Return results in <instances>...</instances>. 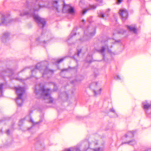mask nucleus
Instances as JSON below:
<instances>
[{"instance_id": "nucleus-25", "label": "nucleus", "mask_w": 151, "mask_h": 151, "mask_svg": "<svg viewBox=\"0 0 151 151\" xmlns=\"http://www.w3.org/2000/svg\"><path fill=\"white\" fill-rule=\"evenodd\" d=\"M110 111L112 112H113L114 113H116V112L115 111V110L113 108H111V109H110Z\"/></svg>"}, {"instance_id": "nucleus-16", "label": "nucleus", "mask_w": 151, "mask_h": 151, "mask_svg": "<svg viewBox=\"0 0 151 151\" xmlns=\"http://www.w3.org/2000/svg\"><path fill=\"white\" fill-rule=\"evenodd\" d=\"M74 12V8L71 6V7H70V8H69V10L67 12V13H68L69 14H73Z\"/></svg>"}, {"instance_id": "nucleus-31", "label": "nucleus", "mask_w": 151, "mask_h": 151, "mask_svg": "<svg viewBox=\"0 0 151 151\" xmlns=\"http://www.w3.org/2000/svg\"><path fill=\"white\" fill-rule=\"evenodd\" d=\"M67 69H64L62 70V71H63L64 70H66Z\"/></svg>"}, {"instance_id": "nucleus-22", "label": "nucleus", "mask_w": 151, "mask_h": 151, "mask_svg": "<svg viewBox=\"0 0 151 151\" xmlns=\"http://www.w3.org/2000/svg\"><path fill=\"white\" fill-rule=\"evenodd\" d=\"M81 50L80 49L79 50H78V53H77V55L78 56H79L80 53L81 52Z\"/></svg>"}, {"instance_id": "nucleus-24", "label": "nucleus", "mask_w": 151, "mask_h": 151, "mask_svg": "<svg viewBox=\"0 0 151 151\" xmlns=\"http://www.w3.org/2000/svg\"><path fill=\"white\" fill-rule=\"evenodd\" d=\"M120 42V40H115L114 43H119Z\"/></svg>"}, {"instance_id": "nucleus-2", "label": "nucleus", "mask_w": 151, "mask_h": 151, "mask_svg": "<svg viewBox=\"0 0 151 151\" xmlns=\"http://www.w3.org/2000/svg\"><path fill=\"white\" fill-rule=\"evenodd\" d=\"M39 88L38 89L36 86L35 87V92L37 97L39 98L40 97H42L44 99H48V102L49 103H52L53 99L50 96L51 91L50 89H45L44 87L41 86L40 85Z\"/></svg>"}, {"instance_id": "nucleus-23", "label": "nucleus", "mask_w": 151, "mask_h": 151, "mask_svg": "<svg viewBox=\"0 0 151 151\" xmlns=\"http://www.w3.org/2000/svg\"><path fill=\"white\" fill-rule=\"evenodd\" d=\"M122 0H117V4H120L122 1Z\"/></svg>"}, {"instance_id": "nucleus-27", "label": "nucleus", "mask_w": 151, "mask_h": 151, "mask_svg": "<svg viewBox=\"0 0 151 151\" xmlns=\"http://www.w3.org/2000/svg\"><path fill=\"white\" fill-rule=\"evenodd\" d=\"M9 132L10 130H7L6 133L8 135H9Z\"/></svg>"}, {"instance_id": "nucleus-11", "label": "nucleus", "mask_w": 151, "mask_h": 151, "mask_svg": "<svg viewBox=\"0 0 151 151\" xmlns=\"http://www.w3.org/2000/svg\"><path fill=\"white\" fill-rule=\"evenodd\" d=\"M88 30H86L84 32V33L85 35L87 36L90 37L94 36L96 33L95 29L93 28L92 31L89 30V32L88 33Z\"/></svg>"}, {"instance_id": "nucleus-1", "label": "nucleus", "mask_w": 151, "mask_h": 151, "mask_svg": "<svg viewBox=\"0 0 151 151\" xmlns=\"http://www.w3.org/2000/svg\"><path fill=\"white\" fill-rule=\"evenodd\" d=\"M98 144L96 141H93L91 143L86 140L83 142L80 147H77L75 148H70L69 149H65L63 151H86L90 148L94 151H103V148L99 147L94 148V147Z\"/></svg>"}, {"instance_id": "nucleus-17", "label": "nucleus", "mask_w": 151, "mask_h": 151, "mask_svg": "<svg viewBox=\"0 0 151 151\" xmlns=\"http://www.w3.org/2000/svg\"><path fill=\"white\" fill-rule=\"evenodd\" d=\"M134 134L133 132H129L126 135V137H127L128 136L130 137H133L134 136Z\"/></svg>"}, {"instance_id": "nucleus-8", "label": "nucleus", "mask_w": 151, "mask_h": 151, "mask_svg": "<svg viewBox=\"0 0 151 151\" xmlns=\"http://www.w3.org/2000/svg\"><path fill=\"white\" fill-rule=\"evenodd\" d=\"M9 22L7 18L4 14L0 13V26L3 24L7 25Z\"/></svg>"}, {"instance_id": "nucleus-20", "label": "nucleus", "mask_w": 151, "mask_h": 151, "mask_svg": "<svg viewBox=\"0 0 151 151\" xmlns=\"http://www.w3.org/2000/svg\"><path fill=\"white\" fill-rule=\"evenodd\" d=\"M64 58H62L59 60H56L55 63L53 62V63H60L61 62H62V61H63L64 60Z\"/></svg>"}, {"instance_id": "nucleus-32", "label": "nucleus", "mask_w": 151, "mask_h": 151, "mask_svg": "<svg viewBox=\"0 0 151 151\" xmlns=\"http://www.w3.org/2000/svg\"><path fill=\"white\" fill-rule=\"evenodd\" d=\"M82 22H84V23H85V21L84 20H82Z\"/></svg>"}, {"instance_id": "nucleus-19", "label": "nucleus", "mask_w": 151, "mask_h": 151, "mask_svg": "<svg viewBox=\"0 0 151 151\" xmlns=\"http://www.w3.org/2000/svg\"><path fill=\"white\" fill-rule=\"evenodd\" d=\"M127 143H128L131 145H133L136 143V142L134 140H132V141H129L128 142H127Z\"/></svg>"}, {"instance_id": "nucleus-18", "label": "nucleus", "mask_w": 151, "mask_h": 151, "mask_svg": "<svg viewBox=\"0 0 151 151\" xmlns=\"http://www.w3.org/2000/svg\"><path fill=\"white\" fill-rule=\"evenodd\" d=\"M3 84L2 83L0 84V96L2 95V89Z\"/></svg>"}, {"instance_id": "nucleus-15", "label": "nucleus", "mask_w": 151, "mask_h": 151, "mask_svg": "<svg viewBox=\"0 0 151 151\" xmlns=\"http://www.w3.org/2000/svg\"><path fill=\"white\" fill-rule=\"evenodd\" d=\"M4 71L6 73V75L9 76L12 75L13 74V71L10 69H7L6 70Z\"/></svg>"}, {"instance_id": "nucleus-26", "label": "nucleus", "mask_w": 151, "mask_h": 151, "mask_svg": "<svg viewBox=\"0 0 151 151\" xmlns=\"http://www.w3.org/2000/svg\"><path fill=\"white\" fill-rule=\"evenodd\" d=\"M30 121L33 124H35V123L33 121V119H32V118H30Z\"/></svg>"}, {"instance_id": "nucleus-36", "label": "nucleus", "mask_w": 151, "mask_h": 151, "mask_svg": "<svg viewBox=\"0 0 151 151\" xmlns=\"http://www.w3.org/2000/svg\"><path fill=\"white\" fill-rule=\"evenodd\" d=\"M38 122H37V123H36V124H38Z\"/></svg>"}, {"instance_id": "nucleus-14", "label": "nucleus", "mask_w": 151, "mask_h": 151, "mask_svg": "<svg viewBox=\"0 0 151 151\" xmlns=\"http://www.w3.org/2000/svg\"><path fill=\"white\" fill-rule=\"evenodd\" d=\"M90 8L83 10L82 12V14H85L87 11L91 9H94L96 8V6L94 5H90Z\"/></svg>"}, {"instance_id": "nucleus-5", "label": "nucleus", "mask_w": 151, "mask_h": 151, "mask_svg": "<svg viewBox=\"0 0 151 151\" xmlns=\"http://www.w3.org/2000/svg\"><path fill=\"white\" fill-rule=\"evenodd\" d=\"M90 87L91 88L93 89V92L95 96H96L101 94L102 89L99 88V90L97 89L98 87L97 82H96L92 83L90 85Z\"/></svg>"}, {"instance_id": "nucleus-34", "label": "nucleus", "mask_w": 151, "mask_h": 151, "mask_svg": "<svg viewBox=\"0 0 151 151\" xmlns=\"http://www.w3.org/2000/svg\"><path fill=\"white\" fill-rule=\"evenodd\" d=\"M102 2V0H101V2Z\"/></svg>"}, {"instance_id": "nucleus-3", "label": "nucleus", "mask_w": 151, "mask_h": 151, "mask_svg": "<svg viewBox=\"0 0 151 151\" xmlns=\"http://www.w3.org/2000/svg\"><path fill=\"white\" fill-rule=\"evenodd\" d=\"M48 63L46 62H42L38 63L34 69L31 70L32 74L36 73L37 70H39L42 73V76L46 77L47 75H51L54 73V70L49 69L47 65Z\"/></svg>"}, {"instance_id": "nucleus-4", "label": "nucleus", "mask_w": 151, "mask_h": 151, "mask_svg": "<svg viewBox=\"0 0 151 151\" xmlns=\"http://www.w3.org/2000/svg\"><path fill=\"white\" fill-rule=\"evenodd\" d=\"M15 90L17 96L16 101L18 106H21L23 101L22 97L25 94V89L23 87L18 86L15 87Z\"/></svg>"}, {"instance_id": "nucleus-21", "label": "nucleus", "mask_w": 151, "mask_h": 151, "mask_svg": "<svg viewBox=\"0 0 151 151\" xmlns=\"http://www.w3.org/2000/svg\"><path fill=\"white\" fill-rule=\"evenodd\" d=\"M114 78L116 80H120L121 79L120 76L119 75L116 76L114 77Z\"/></svg>"}, {"instance_id": "nucleus-33", "label": "nucleus", "mask_w": 151, "mask_h": 151, "mask_svg": "<svg viewBox=\"0 0 151 151\" xmlns=\"http://www.w3.org/2000/svg\"><path fill=\"white\" fill-rule=\"evenodd\" d=\"M25 69H24L21 71V72L23 71Z\"/></svg>"}, {"instance_id": "nucleus-38", "label": "nucleus", "mask_w": 151, "mask_h": 151, "mask_svg": "<svg viewBox=\"0 0 151 151\" xmlns=\"http://www.w3.org/2000/svg\"><path fill=\"white\" fill-rule=\"evenodd\" d=\"M22 121V120H21L20 121V122H21Z\"/></svg>"}, {"instance_id": "nucleus-13", "label": "nucleus", "mask_w": 151, "mask_h": 151, "mask_svg": "<svg viewBox=\"0 0 151 151\" xmlns=\"http://www.w3.org/2000/svg\"><path fill=\"white\" fill-rule=\"evenodd\" d=\"M127 27L130 31L132 32L135 34L137 33V29L134 27L127 26Z\"/></svg>"}, {"instance_id": "nucleus-29", "label": "nucleus", "mask_w": 151, "mask_h": 151, "mask_svg": "<svg viewBox=\"0 0 151 151\" xmlns=\"http://www.w3.org/2000/svg\"><path fill=\"white\" fill-rule=\"evenodd\" d=\"M76 80H75V81H71V83H72V84H74L75 83V82L76 81Z\"/></svg>"}, {"instance_id": "nucleus-9", "label": "nucleus", "mask_w": 151, "mask_h": 151, "mask_svg": "<svg viewBox=\"0 0 151 151\" xmlns=\"http://www.w3.org/2000/svg\"><path fill=\"white\" fill-rule=\"evenodd\" d=\"M105 50H107L109 52L111 53V50L109 49L108 46L107 45H105L104 46H102L101 49H99L97 50L99 52L102 54L103 56V58L105 56L104 52Z\"/></svg>"}, {"instance_id": "nucleus-10", "label": "nucleus", "mask_w": 151, "mask_h": 151, "mask_svg": "<svg viewBox=\"0 0 151 151\" xmlns=\"http://www.w3.org/2000/svg\"><path fill=\"white\" fill-rule=\"evenodd\" d=\"M143 108L145 110L146 113H147V111L151 108V101L150 103L147 102V101H145L142 103Z\"/></svg>"}, {"instance_id": "nucleus-37", "label": "nucleus", "mask_w": 151, "mask_h": 151, "mask_svg": "<svg viewBox=\"0 0 151 151\" xmlns=\"http://www.w3.org/2000/svg\"><path fill=\"white\" fill-rule=\"evenodd\" d=\"M6 34V33L4 34V35H5H5Z\"/></svg>"}, {"instance_id": "nucleus-30", "label": "nucleus", "mask_w": 151, "mask_h": 151, "mask_svg": "<svg viewBox=\"0 0 151 151\" xmlns=\"http://www.w3.org/2000/svg\"><path fill=\"white\" fill-rule=\"evenodd\" d=\"M73 33H74V35H76V33H73V32H72L71 33V35H72V34H73Z\"/></svg>"}, {"instance_id": "nucleus-7", "label": "nucleus", "mask_w": 151, "mask_h": 151, "mask_svg": "<svg viewBox=\"0 0 151 151\" xmlns=\"http://www.w3.org/2000/svg\"><path fill=\"white\" fill-rule=\"evenodd\" d=\"M119 14L123 21H124L127 18L128 13L126 9H120L119 12Z\"/></svg>"}, {"instance_id": "nucleus-39", "label": "nucleus", "mask_w": 151, "mask_h": 151, "mask_svg": "<svg viewBox=\"0 0 151 151\" xmlns=\"http://www.w3.org/2000/svg\"><path fill=\"white\" fill-rule=\"evenodd\" d=\"M97 1H98V0H96Z\"/></svg>"}, {"instance_id": "nucleus-35", "label": "nucleus", "mask_w": 151, "mask_h": 151, "mask_svg": "<svg viewBox=\"0 0 151 151\" xmlns=\"http://www.w3.org/2000/svg\"><path fill=\"white\" fill-rule=\"evenodd\" d=\"M45 41H43L44 43H45Z\"/></svg>"}, {"instance_id": "nucleus-6", "label": "nucleus", "mask_w": 151, "mask_h": 151, "mask_svg": "<svg viewBox=\"0 0 151 151\" xmlns=\"http://www.w3.org/2000/svg\"><path fill=\"white\" fill-rule=\"evenodd\" d=\"M52 8L56 12H59L62 9L58 1L54 0L52 2Z\"/></svg>"}, {"instance_id": "nucleus-12", "label": "nucleus", "mask_w": 151, "mask_h": 151, "mask_svg": "<svg viewBox=\"0 0 151 151\" xmlns=\"http://www.w3.org/2000/svg\"><path fill=\"white\" fill-rule=\"evenodd\" d=\"M71 6L70 5L66 4L64 3L62 9L63 12L64 13H67Z\"/></svg>"}, {"instance_id": "nucleus-28", "label": "nucleus", "mask_w": 151, "mask_h": 151, "mask_svg": "<svg viewBox=\"0 0 151 151\" xmlns=\"http://www.w3.org/2000/svg\"><path fill=\"white\" fill-rule=\"evenodd\" d=\"M104 14H101L100 16V17L101 18H103L104 17Z\"/></svg>"}]
</instances>
